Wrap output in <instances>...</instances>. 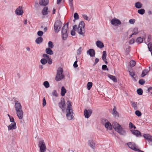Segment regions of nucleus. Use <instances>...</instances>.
Instances as JSON below:
<instances>
[{"label":"nucleus","instance_id":"obj_49","mask_svg":"<svg viewBox=\"0 0 152 152\" xmlns=\"http://www.w3.org/2000/svg\"><path fill=\"white\" fill-rule=\"evenodd\" d=\"M74 17L75 20H77L79 18V15L77 13H74Z\"/></svg>","mask_w":152,"mask_h":152},{"label":"nucleus","instance_id":"obj_37","mask_svg":"<svg viewBox=\"0 0 152 152\" xmlns=\"http://www.w3.org/2000/svg\"><path fill=\"white\" fill-rule=\"evenodd\" d=\"M107 53L106 51H104L103 52V54L102 57V58L103 61L106 59Z\"/></svg>","mask_w":152,"mask_h":152},{"label":"nucleus","instance_id":"obj_21","mask_svg":"<svg viewBox=\"0 0 152 152\" xmlns=\"http://www.w3.org/2000/svg\"><path fill=\"white\" fill-rule=\"evenodd\" d=\"M96 46L99 48H101L104 47L103 43L100 41H97L96 43Z\"/></svg>","mask_w":152,"mask_h":152},{"label":"nucleus","instance_id":"obj_52","mask_svg":"<svg viewBox=\"0 0 152 152\" xmlns=\"http://www.w3.org/2000/svg\"><path fill=\"white\" fill-rule=\"evenodd\" d=\"M42 56L45 59L46 58V59H47V60L50 58L49 57V56L48 55L45 54H44Z\"/></svg>","mask_w":152,"mask_h":152},{"label":"nucleus","instance_id":"obj_6","mask_svg":"<svg viewBox=\"0 0 152 152\" xmlns=\"http://www.w3.org/2000/svg\"><path fill=\"white\" fill-rule=\"evenodd\" d=\"M102 123L104 125L107 129V130H110L112 129V126L111 124L106 119H102Z\"/></svg>","mask_w":152,"mask_h":152},{"label":"nucleus","instance_id":"obj_1","mask_svg":"<svg viewBox=\"0 0 152 152\" xmlns=\"http://www.w3.org/2000/svg\"><path fill=\"white\" fill-rule=\"evenodd\" d=\"M71 102L68 101L66 102L67 107L65 113L67 119L69 120H72L74 118V113L73 112Z\"/></svg>","mask_w":152,"mask_h":152},{"label":"nucleus","instance_id":"obj_34","mask_svg":"<svg viewBox=\"0 0 152 152\" xmlns=\"http://www.w3.org/2000/svg\"><path fill=\"white\" fill-rule=\"evenodd\" d=\"M129 72L130 75L132 77L134 80H136V76L134 74V72H131V71H129Z\"/></svg>","mask_w":152,"mask_h":152},{"label":"nucleus","instance_id":"obj_23","mask_svg":"<svg viewBox=\"0 0 152 152\" xmlns=\"http://www.w3.org/2000/svg\"><path fill=\"white\" fill-rule=\"evenodd\" d=\"M112 114L115 117H118L119 114L118 112L116 111V107H114L113 111Z\"/></svg>","mask_w":152,"mask_h":152},{"label":"nucleus","instance_id":"obj_3","mask_svg":"<svg viewBox=\"0 0 152 152\" xmlns=\"http://www.w3.org/2000/svg\"><path fill=\"white\" fill-rule=\"evenodd\" d=\"M68 23L65 24L61 29V36L63 39H66L68 35Z\"/></svg>","mask_w":152,"mask_h":152},{"label":"nucleus","instance_id":"obj_28","mask_svg":"<svg viewBox=\"0 0 152 152\" xmlns=\"http://www.w3.org/2000/svg\"><path fill=\"white\" fill-rule=\"evenodd\" d=\"M66 93V90L64 86L61 87V95L62 96H64Z\"/></svg>","mask_w":152,"mask_h":152},{"label":"nucleus","instance_id":"obj_57","mask_svg":"<svg viewBox=\"0 0 152 152\" xmlns=\"http://www.w3.org/2000/svg\"><path fill=\"white\" fill-rule=\"evenodd\" d=\"M47 62L49 64H51L52 63V60L50 58H49L48 59H47Z\"/></svg>","mask_w":152,"mask_h":152},{"label":"nucleus","instance_id":"obj_8","mask_svg":"<svg viewBox=\"0 0 152 152\" xmlns=\"http://www.w3.org/2000/svg\"><path fill=\"white\" fill-rule=\"evenodd\" d=\"M38 146L40 148V152H45L46 150V147L43 140L39 142Z\"/></svg>","mask_w":152,"mask_h":152},{"label":"nucleus","instance_id":"obj_27","mask_svg":"<svg viewBox=\"0 0 152 152\" xmlns=\"http://www.w3.org/2000/svg\"><path fill=\"white\" fill-rule=\"evenodd\" d=\"M108 77L110 78L111 80H113V81L114 82H117V80L115 76L110 75H108Z\"/></svg>","mask_w":152,"mask_h":152},{"label":"nucleus","instance_id":"obj_63","mask_svg":"<svg viewBox=\"0 0 152 152\" xmlns=\"http://www.w3.org/2000/svg\"><path fill=\"white\" fill-rule=\"evenodd\" d=\"M99 61V59L98 58H96L95 60L94 64V65L96 64H97L98 62Z\"/></svg>","mask_w":152,"mask_h":152},{"label":"nucleus","instance_id":"obj_44","mask_svg":"<svg viewBox=\"0 0 152 152\" xmlns=\"http://www.w3.org/2000/svg\"><path fill=\"white\" fill-rule=\"evenodd\" d=\"M148 45V47L149 50L150 51H152V44L150 42L149 43Z\"/></svg>","mask_w":152,"mask_h":152},{"label":"nucleus","instance_id":"obj_17","mask_svg":"<svg viewBox=\"0 0 152 152\" xmlns=\"http://www.w3.org/2000/svg\"><path fill=\"white\" fill-rule=\"evenodd\" d=\"M15 109L16 111L22 110L21 105L20 103L17 102L15 103Z\"/></svg>","mask_w":152,"mask_h":152},{"label":"nucleus","instance_id":"obj_48","mask_svg":"<svg viewBox=\"0 0 152 152\" xmlns=\"http://www.w3.org/2000/svg\"><path fill=\"white\" fill-rule=\"evenodd\" d=\"M83 17L84 19H85L87 20H88V21H89L90 20V18H89L86 15H83Z\"/></svg>","mask_w":152,"mask_h":152},{"label":"nucleus","instance_id":"obj_15","mask_svg":"<svg viewBox=\"0 0 152 152\" xmlns=\"http://www.w3.org/2000/svg\"><path fill=\"white\" fill-rule=\"evenodd\" d=\"M16 114L19 119H21L23 117V112L22 110L16 111Z\"/></svg>","mask_w":152,"mask_h":152},{"label":"nucleus","instance_id":"obj_38","mask_svg":"<svg viewBox=\"0 0 152 152\" xmlns=\"http://www.w3.org/2000/svg\"><path fill=\"white\" fill-rule=\"evenodd\" d=\"M40 62L42 64L45 65L47 62V59L43 58L41 59Z\"/></svg>","mask_w":152,"mask_h":152},{"label":"nucleus","instance_id":"obj_19","mask_svg":"<svg viewBox=\"0 0 152 152\" xmlns=\"http://www.w3.org/2000/svg\"><path fill=\"white\" fill-rule=\"evenodd\" d=\"M143 136L146 140L152 142V137L150 134H145L143 135Z\"/></svg>","mask_w":152,"mask_h":152},{"label":"nucleus","instance_id":"obj_11","mask_svg":"<svg viewBox=\"0 0 152 152\" xmlns=\"http://www.w3.org/2000/svg\"><path fill=\"white\" fill-rule=\"evenodd\" d=\"M92 110H87L85 109L84 110V115L86 118H88L91 115Z\"/></svg>","mask_w":152,"mask_h":152},{"label":"nucleus","instance_id":"obj_53","mask_svg":"<svg viewBox=\"0 0 152 152\" xmlns=\"http://www.w3.org/2000/svg\"><path fill=\"white\" fill-rule=\"evenodd\" d=\"M129 128H132L134 127V129H136V127L132 123L130 122L129 123Z\"/></svg>","mask_w":152,"mask_h":152},{"label":"nucleus","instance_id":"obj_26","mask_svg":"<svg viewBox=\"0 0 152 152\" xmlns=\"http://www.w3.org/2000/svg\"><path fill=\"white\" fill-rule=\"evenodd\" d=\"M77 26L75 25L73 27V29L71 31V34L72 36H74L75 34V31L77 28Z\"/></svg>","mask_w":152,"mask_h":152},{"label":"nucleus","instance_id":"obj_39","mask_svg":"<svg viewBox=\"0 0 152 152\" xmlns=\"http://www.w3.org/2000/svg\"><path fill=\"white\" fill-rule=\"evenodd\" d=\"M87 88L88 90H89L91 88L92 86V83L91 82H88L87 84Z\"/></svg>","mask_w":152,"mask_h":152},{"label":"nucleus","instance_id":"obj_36","mask_svg":"<svg viewBox=\"0 0 152 152\" xmlns=\"http://www.w3.org/2000/svg\"><path fill=\"white\" fill-rule=\"evenodd\" d=\"M43 85L46 88H48L50 87V84L48 81L44 82Z\"/></svg>","mask_w":152,"mask_h":152},{"label":"nucleus","instance_id":"obj_18","mask_svg":"<svg viewBox=\"0 0 152 152\" xmlns=\"http://www.w3.org/2000/svg\"><path fill=\"white\" fill-rule=\"evenodd\" d=\"M87 54L89 55L91 57H94L95 55V52L93 49H90L87 50Z\"/></svg>","mask_w":152,"mask_h":152},{"label":"nucleus","instance_id":"obj_51","mask_svg":"<svg viewBox=\"0 0 152 152\" xmlns=\"http://www.w3.org/2000/svg\"><path fill=\"white\" fill-rule=\"evenodd\" d=\"M46 101L45 98L43 97L42 100V106L43 107H45L46 105Z\"/></svg>","mask_w":152,"mask_h":152},{"label":"nucleus","instance_id":"obj_24","mask_svg":"<svg viewBox=\"0 0 152 152\" xmlns=\"http://www.w3.org/2000/svg\"><path fill=\"white\" fill-rule=\"evenodd\" d=\"M149 70H148L147 69H145L142 71V73L141 75V76L142 77H144V76H145L147 74L148 72L150 70V67H149Z\"/></svg>","mask_w":152,"mask_h":152},{"label":"nucleus","instance_id":"obj_59","mask_svg":"<svg viewBox=\"0 0 152 152\" xmlns=\"http://www.w3.org/2000/svg\"><path fill=\"white\" fill-rule=\"evenodd\" d=\"M77 61H75L74 63V64H73V66L75 68H77V67L78 66V65L77 64Z\"/></svg>","mask_w":152,"mask_h":152},{"label":"nucleus","instance_id":"obj_25","mask_svg":"<svg viewBox=\"0 0 152 152\" xmlns=\"http://www.w3.org/2000/svg\"><path fill=\"white\" fill-rule=\"evenodd\" d=\"M135 6L137 9H140L142 7V4L140 2H137L135 3Z\"/></svg>","mask_w":152,"mask_h":152},{"label":"nucleus","instance_id":"obj_20","mask_svg":"<svg viewBox=\"0 0 152 152\" xmlns=\"http://www.w3.org/2000/svg\"><path fill=\"white\" fill-rule=\"evenodd\" d=\"M132 133L137 137H139V136H141V134L140 132L137 130H134L131 131Z\"/></svg>","mask_w":152,"mask_h":152},{"label":"nucleus","instance_id":"obj_4","mask_svg":"<svg viewBox=\"0 0 152 152\" xmlns=\"http://www.w3.org/2000/svg\"><path fill=\"white\" fill-rule=\"evenodd\" d=\"M85 24L84 21H81L78 27H77V31L78 33L82 35H84L85 33V30L84 28Z\"/></svg>","mask_w":152,"mask_h":152},{"label":"nucleus","instance_id":"obj_2","mask_svg":"<svg viewBox=\"0 0 152 152\" xmlns=\"http://www.w3.org/2000/svg\"><path fill=\"white\" fill-rule=\"evenodd\" d=\"M112 125L115 130L120 134L124 135L126 134L125 131L117 122H114L113 123Z\"/></svg>","mask_w":152,"mask_h":152},{"label":"nucleus","instance_id":"obj_29","mask_svg":"<svg viewBox=\"0 0 152 152\" xmlns=\"http://www.w3.org/2000/svg\"><path fill=\"white\" fill-rule=\"evenodd\" d=\"M51 48H48L45 50L46 53L48 54L51 55L53 54V53L52 50L51 49Z\"/></svg>","mask_w":152,"mask_h":152},{"label":"nucleus","instance_id":"obj_14","mask_svg":"<svg viewBox=\"0 0 152 152\" xmlns=\"http://www.w3.org/2000/svg\"><path fill=\"white\" fill-rule=\"evenodd\" d=\"M8 130L15 129L17 126L15 122L12 123L10 124L8 126Z\"/></svg>","mask_w":152,"mask_h":152},{"label":"nucleus","instance_id":"obj_60","mask_svg":"<svg viewBox=\"0 0 152 152\" xmlns=\"http://www.w3.org/2000/svg\"><path fill=\"white\" fill-rule=\"evenodd\" d=\"M10 122H11L12 123H13L14 122H15V121H14V118L13 117H10Z\"/></svg>","mask_w":152,"mask_h":152},{"label":"nucleus","instance_id":"obj_10","mask_svg":"<svg viewBox=\"0 0 152 152\" xmlns=\"http://www.w3.org/2000/svg\"><path fill=\"white\" fill-rule=\"evenodd\" d=\"M15 14L18 16L22 15L23 13L22 7L19 6L15 10Z\"/></svg>","mask_w":152,"mask_h":152},{"label":"nucleus","instance_id":"obj_40","mask_svg":"<svg viewBox=\"0 0 152 152\" xmlns=\"http://www.w3.org/2000/svg\"><path fill=\"white\" fill-rule=\"evenodd\" d=\"M143 41V39L141 37H139L137 38L136 40V42L137 43H140L142 42Z\"/></svg>","mask_w":152,"mask_h":152},{"label":"nucleus","instance_id":"obj_56","mask_svg":"<svg viewBox=\"0 0 152 152\" xmlns=\"http://www.w3.org/2000/svg\"><path fill=\"white\" fill-rule=\"evenodd\" d=\"M134 39H132L129 42V43L130 44H132L134 43Z\"/></svg>","mask_w":152,"mask_h":152},{"label":"nucleus","instance_id":"obj_58","mask_svg":"<svg viewBox=\"0 0 152 152\" xmlns=\"http://www.w3.org/2000/svg\"><path fill=\"white\" fill-rule=\"evenodd\" d=\"M139 83L140 84L143 85L145 83V82L143 80L141 79L139 80Z\"/></svg>","mask_w":152,"mask_h":152},{"label":"nucleus","instance_id":"obj_31","mask_svg":"<svg viewBox=\"0 0 152 152\" xmlns=\"http://www.w3.org/2000/svg\"><path fill=\"white\" fill-rule=\"evenodd\" d=\"M43 41V39L42 37H39L36 39L35 42L37 44H40Z\"/></svg>","mask_w":152,"mask_h":152},{"label":"nucleus","instance_id":"obj_62","mask_svg":"<svg viewBox=\"0 0 152 152\" xmlns=\"http://www.w3.org/2000/svg\"><path fill=\"white\" fill-rule=\"evenodd\" d=\"M148 91L151 94H152V87L149 88L148 89Z\"/></svg>","mask_w":152,"mask_h":152},{"label":"nucleus","instance_id":"obj_55","mask_svg":"<svg viewBox=\"0 0 152 152\" xmlns=\"http://www.w3.org/2000/svg\"><path fill=\"white\" fill-rule=\"evenodd\" d=\"M107 66L106 65H104L102 66V69L103 70H108V69L107 68Z\"/></svg>","mask_w":152,"mask_h":152},{"label":"nucleus","instance_id":"obj_12","mask_svg":"<svg viewBox=\"0 0 152 152\" xmlns=\"http://www.w3.org/2000/svg\"><path fill=\"white\" fill-rule=\"evenodd\" d=\"M58 105L59 107L62 109L63 111H64V110L65 109V104L64 99H62L61 100V101L60 103H59Z\"/></svg>","mask_w":152,"mask_h":152},{"label":"nucleus","instance_id":"obj_64","mask_svg":"<svg viewBox=\"0 0 152 152\" xmlns=\"http://www.w3.org/2000/svg\"><path fill=\"white\" fill-rule=\"evenodd\" d=\"M3 45L0 44V51H2L3 50Z\"/></svg>","mask_w":152,"mask_h":152},{"label":"nucleus","instance_id":"obj_5","mask_svg":"<svg viewBox=\"0 0 152 152\" xmlns=\"http://www.w3.org/2000/svg\"><path fill=\"white\" fill-rule=\"evenodd\" d=\"M63 69L61 67L58 68L55 78L56 80L59 81L64 78V76L63 75Z\"/></svg>","mask_w":152,"mask_h":152},{"label":"nucleus","instance_id":"obj_50","mask_svg":"<svg viewBox=\"0 0 152 152\" xmlns=\"http://www.w3.org/2000/svg\"><path fill=\"white\" fill-rule=\"evenodd\" d=\"M135 22V20L134 19H131L129 20V22L131 24H134Z\"/></svg>","mask_w":152,"mask_h":152},{"label":"nucleus","instance_id":"obj_7","mask_svg":"<svg viewBox=\"0 0 152 152\" xmlns=\"http://www.w3.org/2000/svg\"><path fill=\"white\" fill-rule=\"evenodd\" d=\"M62 25V22L60 20L56 21L54 25V29L55 32L58 33L60 31Z\"/></svg>","mask_w":152,"mask_h":152},{"label":"nucleus","instance_id":"obj_46","mask_svg":"<svg viewBox=\"0 0 152 152\" xmlns=\"http://www.w3.org/2000/svg\"><path fill=\"white\" fill-rule=\"evenodd\" d=\"M82 51V49L81 47H80L78 49L77 51V55H79L81 54Z\"/></svg>","mask_w":152,"mask_h":152},{"label":"nucleus","instance_id":"obj_9","mask_svg":"<svg viewBox=\"0 0 152 152\" xmlns=\"http://www.w3.org/2000/svg\"><path fill=\"white\" fill-rule=\"evenodd\" d=\"M110 23L112 25L115 26H118L121 25V22L118 19L114 18L111 20Z\"/></svg>","mask_w":152,"mask_h":152},{"label":"nucleus","instance_id":"obj_13","mask_svg":"<svg viewBox=\"0 0 152 152\" xmlns=\"http://www.w3.org/2000/svg\"><path fill=\"white\" fill-rule=\"evenodd\" d=\"M127 145L129 147L135 151H137V149L136 148V145L134 143L130 142L128 143Z\"/></svg>","mask_w":152,"mask_h":152},{"label":"nucleus","instance_id":"obj_16","mask_svg":"<svg viewBox=\"0 0 152 152\" xmlns=\"http://www.w3.org/2000/svg\"><path fill=\"white\" fill-rule=\"evenodd\" d=\"M88 144L90 147L92 149H94L95 148V144L94 141L92 140H89Z\"/></svg>","mask_w":152,"mask_h":152},{"label":"nucleus","instance_id":"obj_33","mask_svg":"<svg viewBox=\"0 0 152 152\" xmlns=\"http://www.w3.org/2000/svg\"><path fill=\"white\" fill-rule=\"evenodd\" d=\"M133 32L132 34L130 35V37H131L132 35H135L138 33V28H134L133 31Z\"/></svg>","mask_w":152,"mask_h":152},{"label":"nucleus","instance_id":"obj_22","mask_svg":"<svg viewBox=\"0 0 152 152\" xmlns=\"http://www.w3.org/2000/svg\"><path fill=\"white\" fill-rule=\"evenodd\" d=\"M48 0H40L39 3L41 5L46 6L48 4Z\"/></svg>","mask_w":152,"mask_h":152},{"label":"nucleus","instance_id":"obj_35","mask_svg":"<svg viewBox=\"0 0 152 152\" xmlns=\"http://www.w3.org/2000/svg\"><path fill=\"white\" fill-rule=\"evenodd\" d=\"M145 10L143 9H141L137 10V12L140 14L143 15L145 13Z\"/></svg>","mask_w":152,"mask_h":152},{"label":"nucleus","instance_id":"obj_41","mask_svg":"<svg viewBox=\"0 0 152 152\" xmlns=\"http://www.w3.org/2000/svg\"><path fill=\"white\" fill-rule=\"evenodd\" d=\"M136 64L135 61L134 60L131 61L130 62V66L131 67H133Z\"/></svg>","mask_w":152,"mask_h":152},{"label":"nucleus","instance_id":"obj_42","mask_svg":"<svg viewBox=\"0 0 152 152\" xmlns=\"http://www.w3.org/2000/svg\"><path fill=\"white\" fill-rule=\"evenodd\" d=\"M137 92L139 95H141L142 94L143 91L141 88H139L137 89Z\"/></svg>","mask_w":152,"mask_h":152},{"label":"nucleus","instance_id":"obj_47","mask_svg":"<svg viewBox=\"0 0 152 152\" xmlns=\"http://www.w3.org/2000/svg\"><path fill=\"white\" fill-rule=\"evenodd\" d=\"M135 114L138 117H140L142 115L141 113L138 110H137L135 111Z\"/></svg>","mask_w":152,"mask_h":152},{"label":"nucleus","instance_id":"obj_30","mask_svg":"<svg viewBox=\"0 0 152 152\" xmlns=\"http://www.w3.org/2000/svg\"><path fill=\"white\" fill-rule=\"evenodd\" d=\"M48 8L47 7H45L42 11V14L43 15H46L48 14Z\"/></svg>","mask_w":152,"mask_h":152},{"label":"nucleus","instance_id":"obj_45","mask_svg":"<svg viewBox=\"0 0 152 152\" xmlns=\"http://www.w3.org/2000/svg\"><path fill=\"white\" fill-rule=\"evenodd\" d=\"M52 95L53 96L57 97L58 96L57 92L56 90L53 91L52 92Z\"/></svg>","mask_w":152,"mask_h":152},{"label":"nucleus","instance_id":"obj_54","mask_svg":"<svg viewBox=\"0 0 152 152\" xmlns=\"http://www.w3.org/2000/svg\"><path fill=\"white\" fill-rule=\"evenodd\" d=\"M43 34V31H39L37 32L38 35L40 37L42 36Z\"/></svg>","mask_w":152,"mask_h":152},{"label":"nucleus","instance_id":"obj_32","mask_svg":"<svg viewBox=\"0 0 152 152\" xmlns=\"http://www.w3.org/2000/svg\"><path fill=\"white\" fill-rule=\"evenodd\" d=\"M132 105L135 110L137 109V102H131Z\"/></svg>","mask_w":152,"mask_h":152},{"label":"nucleus","instance_id":"obj_61","mask_svg":"<svg viewBox=\"0 0 152 152\" xmlns=\"http://www.w3.org/2000/svg\"><path fill=\"white\" fill-rule=\"evenodd\" d=\"M69 4L71 7L73 6V0H69Z\"/></svg>","mask_w":152,"mask_h":152},{"label":"nucleus","instance_id":"obj_43","mask_svg":"<svg viewBox=\"0 0 152 152\" xmlns=\"http://www.w3.org/2000/svg\"><path fill=\"white\" fill-rule=\"evenodd\" d=\"M48 46L49 48H52L53 47V45L52 42L50 41H49L48 43Z\"/></svg>","mask_w":152,"mask_h":152}]
</instances>
